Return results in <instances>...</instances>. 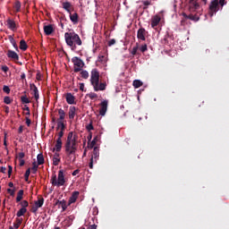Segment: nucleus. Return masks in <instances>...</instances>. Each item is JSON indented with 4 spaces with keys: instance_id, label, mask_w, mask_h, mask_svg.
Returning a JSON list of instances; mask_svg holds the SVG:
<instances>
[{
    "instance_id": "680f3d73",
    "label": "nucleus",
    "mask_w": 229,
    "mask_h": 229,
    "mask_svg": "<svg viewBox=\"0 0 229 229\" xmlns=\"http://www.w3.org/2000/svg\"><path fill=\"white\" fill-rule=\"evenodd\" d=\"M80 90H81V92H83L85 90V84L84 83L80 84Z\"/></svg>"
},
{
    "instance_id": "f8f14e48",
    "label": "nucleus",
    "mask_w": 229,
    "mask_h": 229,
    "mask_svg": "<svg viewBox=\"0 0 229 229\" xmlns=\"http://www.w3.org/2000/svg\"><path fill=\"white\" fill-rule=\"evenodd\" d=\"M190 13H196L198 10H199V4L198 2H191L190 3Z\"/></svg>"
},
{
    "instance_id": "0eeeda50",
    "label": "nucleus",
    "mask_w": 229,
    "mask_h": 229,
    "mask_svg": "<svg viewBox=\"0 0 229 229\" xmlns=\"http://www.w3.org/2000/svg\"><path fill=\"white\" fill-rule=\"evenodd\" d=\"M210 16L212 17L214 13L219 12V0H213L209 4Z\"/></svg>"
},
{
    "instance_id": "f257e3e1",
    "label": "nucleus",
    "mask_w": 229,
    "mask_h": 229,
    "mask_svg": "<svg viewBox=\"0 0 229 229\" xmlns=\"http://www.w3.org/2000/svg\"><path fill=\"white\" fill-rule=\"evenodd\" d=\"M64 151L66 155V162L74 164L76 162V152L78 151V134L70 131L64 143Z\"/></svg>"
},
{
    "instance_id": "aec40b11",
    "label": "nucleus",
    "mask_w": 229,
    "mask_h": 229,
    "mask_svg": "<svg viewBox=\"0 0 229 229\" xmlns=\"http://www.w3.org/2000/svg\"><path fill=\"white\" fill-rule=\"evenodd\" d=\"M66 102L68 105H74L76 98L71 93H67L65 97Z\"/></svg>"
},
{
    "instance_id": "2f4dec72",
    "label": "nucleus",
    "mask_w": 229,
    "mask_h": 229,
    "mask_svg": "<svg viewBox=\"0 0 229 229\" xmlns=\"http://www.w3.org/2000/svg\"><path fill=\"white\" fill-rule=\"evenodd\" d=\"M22 196H24V191L23 190H20L17 193V197H16V202L19 203L21 199H22Z\"/></svg>"
},
{
    "instance_id": "c9c22d12",
    "label": "nucleus",
    "mask_w": 229,
    "mask_h": 229,
    "mask_svg": "<svg viewBox=\"0 0 229 229\" xmlns=\"http://www.w3.org/2000/svg\"><path fill=\"white\" fill-rule=\"evenodd\" d=\"M31 171H32L33 174H37V172L38 171V165H37V162H36V161H34V162L32 163Z\"/></svg>"
},
{
    "instance_id": "4be33fe9",
    "label": "nucleus",
    "mask_w": 229,
    "mask_h": 229,
    "mask_svg": "<svg viewBox=\"0 0 229 229\" xmlns=\"http://www.w3.org/2000/svg\"><path fill=\"white\" fill-rule=\"evenodd\" d=\"M68 115H69V119H71V121H72L74 119V117L76 115V106H70Z\"/></svg>"
},
{
    "instance_id": "58836bf2",
    "label": "nucleus",
    "mask_w": 229,
    "mask_h": 229,
    "mask_svg": "<svg viewBox=\"0 0 229 229\" xmlns=\"http://www.w3.org/2000/svg\"><path fill=\"white\" fill-rule=\"evenodd\" d=\"M21 103H23V105H28V103H31L27 96L21 97Z\"/></svg>"
},
{
    "instance_id": "6e6d98bb",
    "label": "nucleus",
    "mask_w": 229,
    "mask_h": 229,
    "mask_svg": "<svg viewBox=\"0 0 229 229\" xmlns=\"http://www.w3.org/2000/svg\"><path fill=\"white\" fill-rule=\"evenodd\" d=\"M36 80H37L38 81H40V80H42V74H40L39 72H38L37 73V75H36Z\"/></svg>"
},
{
    "instance_id": "423d86ee",
    "label": "nucleus",
    "mask_w": 229,
    "mask_h": 229,
    "mask_svg": "<svg viewBox=\"0 0 229 229\" xmlns=\"http://www.w3.org/2000/svg\"><path fill=\"white\" fill-rule=\"evenodd\" d=\"M99 160V147H94L92 156L89 164V169H94V164Z\"/></svg>"
},
{
    "instance_id": "cd10ccee",
    "label": "nucleus",
    "mask_w": 229,
    "mask_h": 229,
    "mask_svg": "<svg viewBox=\"0 0 229 229\" xmlns=\"http://www.w3.org/2000/svg\"><path fill=\"white\" fill-rule=\"evenodd\" d=\"M21 4L20 1H16L14 3L13 10H14V12H16V13H19V12H21Z\"/></svg>"
},
{
    "instance_id": "4d7b16f0",
    "label": "nucleus",
    "mask_w": 229,
    "mask_h": 229,
    "mask_svg": "<svg viewBox=\"0 0 229 229\" xmlns=\"http://www.w3.org/2000/svg\"><path fill=\"white\" fill-rule=\"evenodd\" d=\"M25 120H26L27 126H30L31 125V120L30 119V117H26Z\"/></svg>"
},
{
    "instance_id": "4c0bfd02",
    "label": "nucleus",
    "mask_w": 229,
    "mask_h": 229,
    "mask_svg": "<svg viewBox=\"0 0 229 229\" xmlns=\"http://www.w3.org/2000/svg\"><path fill=\"white\" fill-rule=\"evenodd\" d=\"M81 76L83 78V80H89V72L86 70H82L81 72Z\"/></svg>"
},
{
    "instance_id": "dca6fc26",
    "label": "nucleus",
    "mask_w": 229,
    "mask_h": 229,
    "mask_svg": "<svg viewBox=\"0 0 229 229\" xmlns=\"http://www.w3.org/2000/svg\"><path fill=\"white\" fill-rule=\"evenodd\" d=\"M30 90L33 92V96L36 99V101H38L39 95H38V88L35 84H30Z\"/></svg>"
},
{
    "instance_id": "72a5a7b5",
    "label": "nucleus",
    "mask_w": 229,
    "mask_h": 229,
    "mask_svg": "<svg viewBox=\"0 0 229 229\" xmlns=\"http://www.w3.org/2000/svg\"><path fill=\"white\" fill-rule=\"evenodd\" d=\"M9 40L12 46H13L14 49H19V47L17 46V42L15 41V38H13V36H9Z\"/></svg>"
},
{
    "instance_id": "0e129e2a",
    "label": "nucleus",
    "mask_w": 229,
    "mask_h": 229,
    "mask_svg": "<svg viewBox=\"0 0 229 229\" xmlns=\"http://www.w3.org/2000/svg\"><path fill=\"white\" fill-rule=\"evenodd\" d=\"M72 176H76L77 174H80V169H76L75 171L72 172Z\"/></svg>"
},
{
    "instance_id": "ea45409f",
    "label": "nucleus",
    "mask_w": 229,
    "mask_h": 229,
    "mask_svg": "<svg viewBox=\"0 0 229 229\" xmlns=\"http://www.w3.org/2000/svg\"><path fill=\"white\" fill-rule=\"evenodd\" d=\"M30 174H31V168H28L25 172V174H24L25 182H28V180H30Z\"/></svg>"
},
{
    "instance_id": "5fc2aeb1",
    "label": "nucleus",
    "mask_w": 229,
    "mask_h": 229,
    "mask_svg": "<svg viewBox=\"0 0 229 229\" xmlns=\"http://www.w3.org/2000/svg\"><path fill=\"white\" fill-rule=\"evenodd\" d=\"M1 69L4 72H7L8 71H10V68H8V66L6 65H3Z\"/></svg>"
},
{
    "instance_id": "ddd939ff",
    "label": "nucleus",
    "mask_w": 229,
    "mask_h": 229,
    "mask_svg": "<svg viewBox=\"0 0 229 229\" xmlns=\"http://www.w3.org/2000/svg\"><path fill=\"white\" fill-rule=\"evenodd\" d=\"M183 17L185 19H190V21H194L195 22H198L199 21V15L198 13H191V14L187 15L186 13H182Z\"/></svg>"
},
{
    "instance_id": "3c124183",
    "label": "nucleus",
    "mask_w": 229,
    "mask_h": 229,
    "mask_svg": "<svg viewBox=\"0 0 229 229\" xmlns=\"http://www.w3.org/2000/svg\"><path fill=\"white\" fill-rule=\"evenodd\" d=\"M3 90L5 92V94H10V87L4 86Z\"/></svg>"
},
{
    "instance_id": "f3484780",
    "label": "nucleus",
    "mask_w": 229,
    "mask_h": 229,
    "mask_svg": "<svg viewBox=\"0 0 229 229\" xmlns=\"http://www.w3.org/2000/svg\"><path fill=\"white\" fill-rule=\"evenodd\" d=\"M80 196V191H73L72 196L69 199V205H72V203H76V199Z\"/></svg>"
},
{
    "instance_id": "c03bdc74",
    "label": "nucleus",
    "mask_w": 229,
    "mask_h": 229,
    "mask_svg": "<svg viewBox=\"0 0 229 229\" xmlns=\"http://www.w3.org/2000/svg\"><path fill=\"white\" fill-rule=\"evenodd\" d=\"M137 51H139V46L138 45L136 47H133L132 50L131 51V54L132 55V56H135V55H137Z\"/></svg>"
},
{
    "instance_id": "a211bd4d",
    "label": "nucleus",
    "mask_w": 229,
    "mask_h": 229,
    "mask_svg": "<svg viewBox=\"0 0 229 229\" xmlns=\"http://www.w3.org/2000/svg\"><path fill=\"white\" fill-rule=\"evenodd\" d=\"M55 205H58V207H61L63 208V212H65V210H67V201H65V199L56 200Z\"/></svg>"
},
{
    "instance_id": "603ef678",
    "label": "nucleus",
    "mask_w": 229,
    "mask_h": 229,
    "mask_svg": "<svg viewBox=\"0 0 229 229\" xmlns=\"http://www.w3.org/2000/svg\"><path fill=\"white\" fill-rule=\"evenodd\" d=\"M7 192L11 195V196H15V190H12V189H7Z\"/></svg>"
},
{
    "instance_id": "f03ea898",
    "label": "nucleus",
    "mask_w": 229,
    "mask_h": 229,
    "mask_svg": "<svg viewBox=\"0 0 229 229\" xmlns=\"http://www.w3.org/2000/svg\"><path fill=\"white\" fill-rule=\"evenodd\" d=\"M90 83L95 92L106 90V82L99 83V71L96 68L91 71Z\"/></svg>"
},
{
    "instance_id": "a878e982",
    "label": "nucleus",
    "mask_w": 229,
    "mask_h": 229,
    "mask_svg": "<svg viewBox=\"0 0 229 229\" xmlns=\"http://www.w3.org/2000/svg\"><path fill=\"white\" fill-rule=\"evenodd\" d=\"M58 114H59V118L57 119V121H64L65 111H64V109L60 108V109H58Z\"/></svg>"
},
{
    "instance_id": "e2e57ef3",
    "label": "nucleus",
    "mask_w": 229,
    "mask_h": 229,
    "mask_svg": "<svg viewBox=\"0 0 229 229\" xmlns=\"http://www.w3.org/2000/svg\"><path fill=\"white\" fill-rule=\"evenodd\" d=\"M88 229H98V225L96 224H93L88 227Z\"/></svg>"
},
{
    "instance_id": "39448f33",
    "label": "nucleus",
    "mask_w": 229,
    "mask_h": 229,
    "mask_svg": "<svg viewBox=\"0 0 229 229\" xmlns=\"http://www.w3.org/2000/svg\"><path fill=\"white\" fill-rule=\"evenodd\" d=\"M72 62L74 65V68H73L74 72H81L83 67H85V63L83 62V60H81L78 56L72 57Z\"/></svg>"
},
{
    "instance_id": "473e14b6",
    "label": "nucleus",
    "mask_w": 229,
    "mask_h": 229,
    "mask_svg": "<svg viewBox=\"0 0 229 229\" xmlns=\"http://www.w3.org/2000/svg\"><path fill=\"white\" fill-rule=\"evenodd\" d=\"M132 85H133L134 89H140V87H142L143 83H142V81H140L139 80H135V81H133Z\"/></svg>"
},
{
    "instance_id": "c85d7f7f",
    "label": "nucleus",
    "mask_w": 229,
    "mask_h": 229,
    "mask_svg": "<svg viewBox=\"0 0 229 229\" xmlns=\"http://www.w3.org/2000/svg\"><path fill=\"white\" fill-rule=\"evenodd\" d=\"M20 49H21V51H26V49H28V44H26L24 39L20 41Z\"/></svg>"
},
{
    "instance_id": "37998d69",
    "label": "nucleus",
    "mask_w": 229,
    "mask_h": 229,
    "mask_svg": "<svg viewBox=\"0 0 229 229\" xmlns=\"http://www.w3.org/2000/svg\"><path fill=\"white\" fill-rule=\"evenodd\" d=\"M86 130L90 132L91 130H94V125L92 124V121L89 124L86 125Z\"/></svg>"
},
{
    "instance_id": "5701e85b",
    "label": "nucleus",
    "mask_w": 229,
    "mask_h": 229,
    "mask_svg": "<svg viewBox=\"0 0 229 229\" xmlns=\"http://www.w3.org/2000/svg\"><path fill=\"white\" fill-rule=\"evenodd\" d=\"M70 15V20L72 21V22H73V24H78V19H80V16L78 15V13H69Z\"/></svg>"
},
{
    "instance_id": "79ce46f5",
    "label": "nucleus",
    "mask_w": 229,
    "mask_h": 229,
    "mask_svg": "<svg viewBox=\"0 0 229 229\" xmlns=\"http://www.w3.org/2000/svg\"><path fill=\"white\" fill-rule=\"evenodd\" d=\"M141 3L145 6L144 10H146V8H148L151 4V1H149V0H144Z\"/></svg>"
},
{
    "instance_id": "6ab92c4d",
    "label": "nucleus",
    "mask_w": 229,
    "mask_h": 229,
    "mask_svg": "<svg viewBox=\"0 0 229 229\" xmlns=\"http://www.w3.org/2000/svg\"><path fill=\"white\" fill-rule=\"evenodd\" d=\"M54 31H55V29L53 28V26L51 24L44 26L45 35L49 36L52 33H54Z\"/></svg>"
},
{
    "instance_id": "bf43d9fd",
    "label": "nucleus",
    "mask_w": 229,
    "mask_h": 229,
    "mask_svg": "<svg viewBox=\"0 0 229 229\" xmlns=\"http://www.w3.org/2000/svg\"><path fill=\"white\" fill-rule=\"evenodd\" d=\"M37 210H38V207H37V206L32 207L31 212H32L33 214H36Z\"/></svg>"
},
{
    "instance_id": "7c9ffc66",
    "label": "nucleus",
    "mask_w": 229,
    "mask_h": 229,
    "mask_svg": "<svg viewBox=\"0 0 229 229\" xmlns=\"http://www.w3.org/2000/svg\"><path fill=\"white\" fill-rule=\"evenodd\" d=\"M43 205H44V198H39L37 201H35V206L38 207V208H42Z\"/></svg>"
},
{
    "instance_id": "1a4fd4ad",
    "label": "nucleus",
    "mask_w": 229,
    "mask_h": 229,
    "mask_svg": "<svg viewBox=\"0 0 229 229\" xmlns=\"http://www.w3.org/2000/svg\"><path fill=\"white\" fill-rule=\"evenodd\" d=\"M61 3H62L63 9L65 10V12H67V13L71 14L72 10H74L72 4H71V2H69V1L61 2Z\"/></svg>"
},
{
    "instance_id": "6e6552de",
    "label": "nucleus",
    "mask_w": 229,
    "mask_h": 229,
    "mask_svg": "<svg viewBox=\"0 0 229 229\" xmlns=\"http://www.w3.org/2000/svg\"><path fill=\"white\" fill-rule=\"evenodd\" d=\"M146 35H148V31H146V29L140 28L138 30L137 38L139 40H141L142 42H144V40H146Z\"/></svg>"
},
{
    "instance_id": "7ed1b4c3",
    "label": "nucleus",
    "mask_w": 229,
    "mask_h": 229,
    "mask_svg": "<svg viewBox=\"0 0 229 229\" xmlns=\"http://www.w3.org/2000/svg\"><path fill=\"white\" fill-rule=\"evenodd\" d=\"M64 40H65L67 46H69V47H71L72 51H76V46H81V44H82L81 38L74 31L65 32L64 33Z\"/></svg>"
},
{
    "instance_id": "f704fd0d",
    "label": "nucleus",
    "mask_w": 229,
    "mask_h": 229,
    "mask_svg": "<svg viewBox=\"0 0 229 229\" xmlns=\"http://www.w3.org/2000/svg\"><path fill=\"white\" fill-rule=\"evenodd\" d=\"M98 142V137H95L92 141L88 143V148H89V149H92V148H95L94 146H96V143Z\"/></svg>"
},
{
    "instance_id": "774afa93",
    "label": "nucleus",
    "mask_w": 229,
    "mask_h": 229,
    "mask_svg": "<svg viewBox=\"0 0 229 229\" xmlns=\"http://www.w3.org/2000/svg\"><path fill=\"white\" fill-rule=\"evenodd\" d=\"M89 142H90V140H92V133L89 132V136L87 137Z\"/></svg>"
},
{
    "instance_id": "412c9836",
    "label": "nucleus",
    "mask_w": 229,
    "mask_h": 229,
    "mask_svg": "<svg viewBox=\"0 0 229 229\" xmlns=\"http://www.w3.org/2000/svg\"><path fill=\"white\" fill-rule=\"evenodd\" d=\"M62 144H63L62 140L57 138L56 143L53 151H56V153H60V151H62Z\"/></svg>"
},
{
    "instance_id": "a18cd8bd",
    "label": "nucleus",
    "mask_w": 229,
    "mask_h": 229,
    "mask_svg": "<svg viewBox=\"0 0 229 229\" xmlns=\"http://www.w3.org/2000/svg\"><path fill=\"white\" fill-rule=\"evenodd\" d=\"M140 51L141 53H146V51H148V45H147V44L142 45V46L140 47Z\"/></svg>"
},
{
    "instance_id": "4468645a",
    "label": "nucleus",
    "mask_w": 229,
    "mask_h": 229,
    "mask_svg": "<svg viewBox=\"0 0 229 229\" xmlns=\"http://www.w3.org/2000/svg\"><path fill=\"white\" fill-rule=\"evenodd\" d=\"M7 56L11 59L13 60L14 62H18L19 60V55L13 51V50H8L7 51Z\"/></svg>"
},
{
    "instance_id": "20e7f679",
    "label": "nucleus",
    "mask_w": 229,
    "mask_h": 229,
    "mask_svg": "<svg viewBox=\"0 0 229 229\" xmlns=\"http://www.w3.org/2000/svg\"><path fill=\"white\" fill-rule=\"evenodd\" d=\"M50 183L53 187H64V185H65V174H64V170H59L57 176L56 174H54L51 176Z\"/></svg>"
},
{
    "instance_id": "bb28decb",
    "label": "nucleus",
    "mask_w": 229,
    "mask_h": 229,
    "mask_svg": "<svg viewBox=\"0 0 229 229\" xmlns=\"http://www.w3.org/2000/svg\"><path fill=\"white\" fill-rule=\"evenodd\" d=\"M53 164L54 165H58L60 164V154L55 153L53 157Z\"/></svg>"
},
{
    "instance_id": "8fccbe9b",
    "label": "nucleus",
    "mask_w": 229,
    "mask_h": 229,
    "mask_svg": "<svg viewBox=\"0 0 229 229\" xmlns=\"http://www.w3.org/2000/svg\"><path fill=\"white\" fill-rule=\"evenodd\" d=\"M13 172V167L12 165L8 166V177L12 176V173Z\"/></svg>"
},
{
    "instance_id": "de8ad7c7",
    "label": "nucleus",
    "mask_w": 229,
    "mask_h": 229,
    "mask_svg": "<svg viewBox=\"0 0 229 229\" xmlns=\"http://www.w3.org/2000/svg\"><path fill=\"white\" fill-rule=\"evenodd\" d=\"M88 97L89 98V99H97L98 94L91 92V93L88 94Z\"/></svg>"
},
{
    "instance_id": "393cba45",
    "label": "nucleus",
    "mask_w": 229,
    "mask_h": 229,
    "mask_svg": "<svg viewBox=\"0 0 229 229\" xmlns=\"http://www.w3.org/2000/svg\"><path fill=\"white\" fill-rule=\"evenodd\" d=\"M38 165H42L45 163L44 155L42 153L37 156Z\"/></svg>"
},
{
    "instance_id": "2eb2a0df",
    "label": "nucleus",
    "mask_w": 229,
    "mask_h": 229,
    "mask_svg": "<svg viewBox=\"0 0 229 229\" xmlns=\"http://www.w3.org/2000/svg\"><path fill=\"white\" fill-rule=\"evenodd\" d=\"M160 21H162V18H160L159 15H155L151 19V28H157L158 24H160Z\"/></svg>"
},
{
    "instance_id": "c756f323",
    "label": "nucleus",
    "mask_w": 229,
    "mask_h": 229,
    "mask_svg": "<svg viewBox=\"0 0 229 229\" xmlns=\"http://www.w3.org/2000/svg\"><path fill=\"white\" fill-rule=\"evenodd\" d=\"M26 212H28V208H20L19 211L16 213L17 217H22V216H24V214H26Z\"/></svg>"
},
{
    "instance_id": "b1692460",
    "label": "nucleus",
    "mask_w": 229,
    "mask_h": 229,
    "mask_svg": "<svg viewBox=\"0 0 229 229\" xmlns=\"http://www.w3.org/2000/svg\"><path fill=\"white\" fill-rule=\"evenodd\" d=\"M56 130L65 131V123H64V120H57Z\"/></svg>"
},
{
    "instance_id": "e433bc0d",
    "label": "nucleus",
    "mask_w": 229,
    "mask_h": 229,
    "mask_svg": "<svg viewBox=\"0 0 229 229\" xmlns=\"http://www.w3.org/2000/svg\"><path fill=\"white\" fill-rule=\"evenodd\" d=\"M22 218H16V223L13 224L15 229H19L21 225H22Z\"/></svg>"
},
{
    "instance_id": "338daca9",
    "label": "nucleus",
    "mask_w": 229,
    "mask_h": 229,
    "mask_svg": "<svg viewBox=\"0 0 229 229\" xmlns=\"http://www.w3.org/2000/svg\"><path fill=\"white\" fill-rule=\"evenodd\" d=\"M20 160V166L22 167L24 164H26V161L24 159H19Z\"/></svg>"
},
{
    "instance_id": "49530a36",
    "label": "nucleus",
    "mask_w": 229,
    "mask_h": 229,
    "mask_svg": "<svg viewBox=\"0 0 229 229\" xmlns=\"http://www.w3.org/2000/svg\"><path fill=\"white\" fill-rule=\"evenodd\" d=\"M4 103L5 105H10L12 103V98H10V97H4Z\"/></svg>"
},
{
    "instance_id": "69168bd1",
    "label": "nucleus",
    "mask_w": 229,
    "mask_h": 229,
    "mask_svg": "<svg viewBox=\"0 0 229 229\" xmlns=\"http://www.w3.org/2000/svg\"><path fill=\"white\" fill-rule=\"evenodd\" d=\"M98 61L101 62V63L105 62V55H99L98 56Z\"/></svg>"
},
{
    "instance_id": "a19ab883",
    "label": "nucleus",
    "mask_w": 229,
    "mask_h": 229,
    "mask_svg": "<svg viewBox=\"0 0 229 229\" xmlns=\"http://www.w3.org/2000/svg\"><path fill=\"white\" fill-rule=\"evenodd\" d=\"M21 208H28V207H30V202H28V200H22L20 203Z\"/></svg>"
},
{
    "instance_id": "9d476101",
    "label": "nucleus",
    "mask_w": 229,
    "mask_h": 229,
    "mask_svg": "<svg viewBox=\"0 0 229 229\" xmlns=\"http://www.w3.org/2000/svg\"><path fill=\"white\" fill-rule=\"evenodd\" d=\"M106 110H108V100H104L100 103L99 114L104 116L106 114Z\"/></svg>"
},
{
    "instance_id": "864d4df0",
    "label": "nucleus",
    "mask_w": 229,
    "mask_h": 229,
    "mask_svg": "<svg viewBox=\"0 0 229 229\" xmlns=\"http://www.w3.org/2000/svg\"><path fill=\"white\" fill-rule=\"evenodd\" d=\"M220 4V6L223 8V6L225 5V4H226V0H219L218 1V5Z\"/></svg>"
},
{
    "instance_id": "9b49d317",
    "label": "nucleus",
    "mask_w": 229,
    "mask_h": 229,
    "mask_svg": "<svg viewBox=\"0 0 229 229\" xmlns=\"http://www.w3.org/2000/svg\"><path fill=\"white\" fill-rule=\"evenodd\" d=\"M6 26L12 31H17V23H15V21H13L12 19H8L6 21Z\"/></svg>"
},
{
    "instance_id": "13d9d810",
    "label": "nucleus",
    "mask_w": 229,
    "mask_h": 229,
    "mask_svg": "<svg viewBox=\"0 0 229 229\" xmlns=\"http://www.w3.org/2000/svg\"><path fill=\"white\" fill-rule=\"evenodd\" d=\"M114 44H115V39H114V38L108 41V46H109V47H112V46H114Z\"/></svg>"
},
{
    "instance_id": "052dcab7",
    "label": "nucleus",
    "mask_w": 229,
    "mask_h": 229,
    "mask_svg": "<svg viewBox=\"0 0 229 229\" xmlns=\"http://www.w3.org/2000/svg\"><path fill=\"white\" fill-rule=\"evenodd\" d=\"M64 131H60L59 132H58V138L57 139H61L62 140V137H64Z\"/></svg>"
},
{
    "instance_id": "09e8293b",
    "label": "nucleus",
    "mask_w": 229,
    "mask_h": 229,
    "mask_svg": "<svg viewBox=\"0 0 229 229\" xmlns=\"http://www.w3.org/2000/svg\"><path fill=\"white\" fill-rule=\"evenodd\" d=\"M24 157H26V154H24V152L18 153L19 160H22V158H24Z\"/></svg>"
}]
</instances>
